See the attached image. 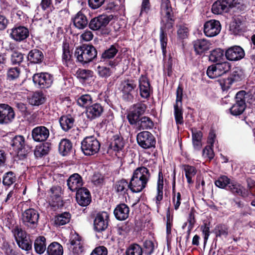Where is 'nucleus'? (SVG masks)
Here are the masks:
<instances>
[{"label": "nucleus", "instance_id": "f257e3e1", "mask_svg": "<svg viewBox=\"0 0 255 255\" xmlns=\"http://www.w3.org/2000/svg\"><path fill=\"white\" fill-rule=\"evenodd\" d=\"M150 177L149 170L143 166L137 168L133 172L130 180V190L132 192H139L146 186Z\"/></svg>", "mask_w": 255, "mask_h": 255}, {"label": "nucleus", "instance_id": "f03ea898", "mask_svg": "<svg viewBox=\"0 0 255 255\" xmlns=\"http://www.w3.org/2000/svg\"><path fill=\"white\" fill-rule=\"evenodd\" d=\"M97 51L92 45L83 44L76 48L75 56L82 64H87L92 61L97 56Z\"/></svg>", "mask_w": 255, "mask_h": 255}, {"label": "nucleus", "instance_id": "7ed1b4c3", "mask_svg": "<svg viewBox=\"0 0 255 255\" xmlns=\"http://www.w3.org/2000/svg\"><path fill=\"white\" fill-rule=\"evenodd\" d=\"M174 23L173 16L162 17L160 29V42L162 53L165 55L167 42L166 31L173 28Z\"/></svg>", "mask_w": 255, "mask_h": 255}, {"label": "nucleus", "instance_id": "20e7f679", "mask_svg": "<svg viewBox=\"0 0 255 255\" xmlns=\"http://www.w3.org/2000/svg\"><path fill=\"white\" fill-rule=\"evenodd\" d=\"M39 219V214L36 210L33 208L27 209L22 213V222L28 230H34L36 229Z\"/></svg>", "mask_w": 255, "mask_h": 255}, {"label": "nucleus", "instance_id": "39448f33", "mask_svg": "<svg viewBox=\"0 0 255 255\" xmlns=\"http://www.w3.org/2000/svg\"><path fill=\"white\" fill-rule=\"evenodd\" d=\"M81 148L85 155H92L98 152L100 143L94 136H87L82 141Z\"/></svg>", "mask_w": 255, "mask_h": 255}, {"label": "nucleus", "instance_id": "423d86ee", "mask_svg": "<svg viewBox=\"0 0 255 255\" xmlns=\"http://www.w3.org/2000/svg\"><path fill=\"white\" fill-rule=\"evenodd\" d=\"M231 68V65L229 62L220 61L209 66L207 70V75L210 78H216L229 72Z\"/></svg>", "mask_w": 255, "mask_h": 255}, {"label": "nucleus", "instance_id": "0eeeda50", "mask_svg": "<svg viewBox=\"0 0 255 255\" xmlns=\"http://www.w3.org/2000/svg\"><path fill=\"white\" fill-rule=\"evenodd\" d=\"M147 106L142 103H138L132 106L127 115V119L131 125L136 126L139 120V117L143 115Z\"/></svg>", "mask_w": 255, "mask_h": 255}, {"label": "nucleus", "instance_id": "6e6552de", "mask_svg": "<svg viewBox=\"0 0 255 255\" xmlns=\"http://www.w3.org/2000/svg\"><path fill=\"white\" fill-rule=\"evenodd\" d=\"M136 87L134 81L127 79L121 82L119 89L122 93V98L126 101H132L133 99V93Z\"/></svg>", "mask_w": 255, "mask_h": 255}, {"label": "nucleus", "instance_id": "1a4fd4ad", "mask_svg": "<svg viewBox=\"0 0 255 255\" xmlns=\"http://www.w3.org/2000/svg\"><path fill=\"white\" fill-rule=\"evenodd\" d=\"M183 89L178 86L176 90V103L174 105V115L177 125H181L184 123L183 111L181 108Z\"/></svg>", "mask_w": 255, "mask_h": 255}, {"label": "nucleus", "instance_id": "9d476101", "mask_svg": "<svg viewBox=\"0 0 255 255\" xmlns=\"http://www.w3.org/2000/svg\"><path fill=\"white\" fill-rule=\"evenodd\" d=\"M136 139L139 145L144 149L154 147L156 143L153 135L147 131H142L138 133Z\"/></svg>", "mask_w": 255, "mask_h": 255}, {"label": "nucleus", "instance_id": "9b49d317", "mask_svg": "<svg viewBox=\"0 0 255 255\" xmlns=\"http://www.w3.org/2000/svg\"><path fill=\"white\" fill-rule=\"evenodd\" d=\"M113 18L112 15L102 14L92 18L89 23V28L93 30H103Z\"/></svg>", "mask_w": 255, "mask_h": 255}, {"label": "nucleus", "instance_id": "f8f14e48", "mask_svg": "<svg viewBox=\"0 0 255 255\" xmlns=\"http://www.w3.org/2000/svg\"><path fill=\"white\" fill-rule=\"evenodd\" d=\"M244 91L238 92L236 96V103L230 108V112L234 116H238L242 114L246 109L245 96Z\"/></svg>", "mask_w": 255, "mask_h": 255}, {"label": "nucleus", "instance_id": "ddd939ff", "mask_svg": "<svg viewBox=\"0 0 255 255\" xmlns=\"http://www.w3.org/2000/svg\"><path fill=\"white\" fill-rule=\"evenodd\" d=\"M33 81L35 85L40 88H47L52 84L53 77L47 73L35 74L32 77Z\"/></svg>", "mask_w": 255, "mask_h": 255}, {"label": "nucleus", "instance_id": "4468645a", "mask_svg": "<svg viewBox=\"0 0 255 255\" xmlns=\"http://www.w3.org/2000/svg\"><path fill=\"white\" fill-rule=\"evenodd\" d=\"M15 117L13 109L7 104H0V124L6 125L12 122Z\"/></svg>", "mask_w": 255, "mask_h": 255}, {"label": "nucleus", "instance_id": "2eb2a0df", "mask_svg": "<svg viewBox=\"0 0 255 255\" xmlns=\"http://www.w3.org/2000/svg\"><path fill=\"white\" fill-rule=\"evenodd\" d=\"M221 26L218 20L212 19L206 22L204 25V32L207 37H214L220 32Z\"/></svg>", "mask_w": 255, "mask_h": 255}, {"label": "nucleus", "instance_id": "dca6fc26", "mask_svg": "<svg viewBox=\"0 0 255 255\" xmlns=\"http://www.w3.org/2000/svg\"><path fill=\"white\" fill-rule=\"evenodd\" d=\"M49 129L45 126H37L31 131V136L34 141L43 142L46 141L49 136Z\"/></svg>", "mask_w": 255, "mask_h": 255}, {"label": "nucleus", "instance_id": "f3484780", "mask_svg": "<svg viewBox=\"0 0 255 255\" xmlns=\"http://www.w3.org/2000/svg\"><path fill=\"white\" fill-rule=\"evenodd\" d=\"M226 58L232 61H238L245 56L243 49L239 46H234L229 48L225 52Z\"/></svg>", "mask_w": 255, "mask_h": 255}, {"label": "nucleus", "instance_id": "a211bd4d", "mask_svg": "<svg viewBox=\"0 0 255 255\" xmlns=\"http://www.w3.org/2000/svg\"><path fill=\"white\" fill-rule=\"evenodd\" d=\"M29 35L28 29L23 26L14 27L11 29V38L17 42H21L26 39Z\"/></svg>", "mask_w": 255, "mask_h": 255}, {"label": "nucleus", "instance_id": "6ab92c4d", "mask_svg": "<svg viewBox=\"0 0 255 255\" xmlns=\"http://www.w3.org/2000/svg\"><path fill=\"white\" fill-rule=\"evenodd\" d=\"M109 215L106 212H103L97 215L94 222V228L98 232L105 230L108 227Z\"/></svg>", "mask_w": 255, "mask_h": 255}, {"label": "nucleus", "instance_id": "aec40b11", "mask_svg": "<svg viewBox=\"0 0 255 255\" xmlns=\"http://www.w3.org/2000/svg\"><path fill=\"white\" fill-rule=\"evenodd\" d=\"M76 198L77 203L82 206H86L91 202V195L89 190L82 188L77 191Z\"/></svg>", "mask_w": 255, "mask_h": 255}, {"label": "nucleus", "instance_id": "412c9836", "mask_svg": "<svg viewBox=\"0 0 255 255\" xmlns=\"http://www.w3.org/2000/svg\"><path fill=\"white\" fill-rule=\"evenodd\" d=\"M7 142L12 147L13 150L17 152V154L22 151L25 144L24 136L20 135L10 137L9 140H7Z\"/></svg>", "mask_w": 255, "mask_h": 255}, {"label": "nucleus", "instance_id": "4be33fe9", "mask_svg": "<svg viewBox=\"0 0 255 255\" xmlns=\"http://www.w3.org/2000/svg\"><path fill=\"white\" fill-rule=\"evenodd\" d=\"M68 188L72 191H77L82 188L83 180L82 177L78 173L71 175L67 181Z\"/></svg>", "mask_w": 255, "mask_h": 255}, {"label": "nucleus", "instance_id": "5701e85b", "mask_svg": "<svg viewBox=\"0 0 255 255\" xmlns=\"http://www.w3.org/2000/svg\"><path fill=\"white\" fill-rule=\"evenodd\" d=\"M104 109L102 105L95 103L87 108L86 115L88 119L92 120L100 117Z\"/></svg>", "mask_w": 255, "mask_h": 255}, {"label": "nucleus", "instance_id": "b1692460", "mask_svg": "<svg viewBox=\"0 0 255 255\" xmlns=\"http://www.w3.org/2000/svg\"><path fill=\"white\" fill-rule=\"evenodd\" d=\"M139 88L140 95L143 98H147L150 96V86L147 78L141 75L139 79Z\"/></svg>", "mask_w": 255, "mask_h": 255}, {"label": "nucleus", "instance_id": "393cba45", "mask_svg": "<svg viewBox=\"0 0 255 255\" xmlns=\"http://www.w3.org/2000/svg\"><path fill=\"white\" fill-rule=\"evenodd\" d=\"M194 49L197 54L201 55L209 50L211 43L205 39H197L193 41Z\"/></svg>", "mask_w": 255, "mask_h": 255}, {"label": "nucleus", "instance_id": "a878e982", "mask_svg": "<svg viewBox=\"0 0 255 255\" xmlns=\"http://www.w3.org/2000/svg\"><path fill=\"white\" fill-rule=\"evenodd\" d=\"M72 21L75 27L79 29H84L88 23L87 16L81 11L78 12L72 18Z\"/></svg>", "mask_w": 255, "mask_h": 255}, {"label": "nucleus", "instance_id": "bb28decb", "mask_svg": "<svg viewBox=\"0 0 255 255\" xmlns=\"http://www.w3.org/2000/svg\"><path fill=\"white\" fill-rule=\"evenodd\" d=\"M69 248L75 254H79L82 252L83 246L81 243V239L78 234H74L71 236Z\"/></svg>", "mask_w": 255, "mask_h": 255}, {"label": "nucleus", "instance_id": "cd10ccee", "mask_svg": "<svg viewBox=\"0 0 255 255\" xmlns=\"http://www.w3.org/2000/svg\"><path fill=\"white\" fill-rule=\"evenodd\" d=\"M129 208L125 204L118 205L114 210V215L119 220H125L129 215Z\"/></svg>", "mask_w": 255, "mask_h": 255}, {"label": "nucleus", "instance_id": "c85d7f7f", "mask_svg": "<svg viewBox=\"0 0 255 255\" xmlns=\"http://www.w3.org/2000/svg\"><path fill=\"white\" fill-rule=\"evenodd\" d=\"M49 200L51 201L53 206L56 204L61 200V188L60 186H53L48 192Z\"/></svg>", "mask_w": 255, "mask_h": 255}, {"label": "nucleus", "instance_id": "c756f323", "mask_svg": "<svg viewBox=\"0 0 255 255\" xmlns=\"http://www.w3.org/2000/svg\"><path fill=\"white\" fill-rule=\"evenodd\" d=\"M228 188L233 193H237L243 197H248L249 195L248 191L241 184L235 181L231 180Z\"/></svg>", "mask_w": 255, "mask_h": 255}, {"label": "nucleus", "instance_id": "7c9ffc66", "mask_svg": "<svg viewBox=\"0 0 255 255\" xmlns=\"http://www.w3.org/2000/svg\"><path fill=\"white\" fill-rule=\"evenodd\" d=\"M27 58L30 63L39 64L42 62L44 56L41 51L34 49L29 52Z\"/></svg>", "mask_w": 255, "mask_h": 255}, {"label": "nucleus", "instance_id": "2f4dec72", "mask_svg": "<svg viewBox=\"0 0 255 255\" xmlns=\"http://www.w3.org/2000/svg\"><path fill=\"white\" fill-rule=\"evenodd\" d=\"M59 121L62 129L67 131L74 126L75 120L71 115H68L62 116Z\"/></svg>", "mask_w": 255, "mask_h": 255}, {"label": "nucleus", "instance_id": "473e14b6", "mask_svg": "<svg viewBox=\"0 0 255 255\" xmlns=\"http://www.w3.org/2000/svg\"><path fill=\"white\" fill-rule=\"evenodd\" d=\"M125 141L122 137L118 134L113 136L110 145L112 149L116 151H119L123 149Z\"/></svg>", "mask_w": 255, "mask_h": 255}, {"label": "nucleus", "instance_id": "72a5a7b5", "mask_svg": "<svg viewBox=\"0 0 255 255\" xmlns=\"http://www.w3.org/2000/svg\"><path fill=\"white\" fill-rule=\"evenodd\" d=\"M154 126L152 121L148 117L144 116L141 118L136 126L138 130L151 129Z\"/></svg>", "mask_w": 255, "mask_h": 255}, {"label": "nucleus", "instance_id": "f704fd0d", "mask_svg": "<svg viewBox=\"0 0 255 255\" xmlns=\"http://www.w3.org/2000/svg\"><path fill=\"white\" fill-rule=\"evenodd\" d=\"M72 144L71 141L67 139H62L59 144V151L63 156L68 154L72 150Z\"/></svg>", "mask_w": 255, "mask_h": 255}, {"label": "nucleus", "instance_id": "c9c22d12", "mask_svg": "<svg viewBox=\"0 0 255 255\" xmlns=\"http://www.w3.org/2000/svg\"><path fill=\"white\" fill-rule=\"evenodd\" d=\"M114 188L117 192L124 194L127 192L128 189L130 190V182L128 183L126 179H122L116 182Z\"/></svg>", "mask_w": 255, "mask_h": 255}, {"label": "nucleus", "instance_id": "e433bc0d", "mask_svg": "<svg viewBox=\"0 0 255 255\" xmlns=\"http://www.w3.org/2000/svg\"><path fill=\"white\" fill-rule=\"evenodd\" d=\"M35 252L39 254H43L46 249V239L43 236H39L35 240L34 244Z\"/></svg>", "mask_w": 255, "mask_h": 255}, {"label": "nucleus", "instance_id": "4c0bfd02", "mask_svg": "<svg viewBox=\"0 0 255 255\" xmlns=\"http://www.w3.org/2000/svg\"><path fill=\"white\" fill-rule=\"evenodd\" d=\"M47 253L48 255H63V247L57 242L52 243L48 246Z\"/></svg>", "mask_w": 255, "mask_h": 255}, {"label": "nucleus", "instance_id": "58836bf2", "mask_svg": "<svg viewBox=\"0 0 255 255\" xmlns=\"http://www.w3.org/2000/svg\"><path fill=\"white\" fill-rule=\"evenodd\" d=\"M163 178L161 172L158 173V179L157 184V195L156 196V203L158 205L159 202L163 199Z\"/></svg>", "mask_w": 255, "mask_h": 255}, {"label": "nucleus", "instance_id": "ea45409f", "mask_svg": "<svg viewBox=\"0 0 255 255\" xmlns=\"http://www.w3.org/2000/svg\"><path fill=\"white\" fill-rule=\"evenodd\" d=\"M160 12L162 17L173 16L169 0H161Z\"/></svg>", "mask_w": 255, "mask_h": 255}, {"label": "nucleus", "instance_id": "a19ab883", "mask_svg": "<svg viewBox=\"0 0 255 255\" xmlns=\"http://www.w3.org/2000/svg\"><path fill=\"white\" fill-rule=\"evenodd\" d=\"M71 218V215L68 212H64L55 217L54 223L57 226H63L68 223Z\"/></svg>", "mask_w": 255, "mask_h": 255}, {"label": "nucleus", "instance_id": "79ce46f5", "mask_svg": "<svg viewBox=\"0 0 255 255\" xmlns=\"http://www.w3.org/2000/svg\"><path fill=\"white\" fill-rule=\"evenodd\" d=\"M118 48L119 46L117 44L111 45L102 53V59L106 60L114 58L118 52Z\"/></svg>", "mask_w": 255, "mask_h": 255}, {"label": "nucleus", "instance_id": "37998d69", "mask_svg": "<svg viewBox=\"0 0 255 255\" xmlns=\"http://www.w3.org/2000/svg\"><path fill=\"white\" fill-rule=\"evenodd\" d=\"M45 97L41 92H35L29 99V103L32 106H38L44 103Z\"/></svg>", "mask_w": 255, "mask_h": 255}, {"label": "nucleus", "instance_id": "c03bdc74", "mask_svg": "<svg viewBox=\"0 0 255 255\" xmlns=\"http://www.w3.org/2000/svg\"><path fill=\"white\" fill-rule=\"evenodd\" d=\"M223 56V50L220 48H217L211 52L209 58L210 61L218 63L221 61Z\"/></svg>", "mask_w": 255, "mask_h": 255}, {"label": "nucleus", "instance_id": "a18cd8bd", "mask_svg": "<svg viewBox=\"0 0 255 255\" xmlns=\"http://www.w3.org/2000/svg\"><path fill=\"white\" fill-rule=\"evenodd\" d=\"M93 72L89 70L79 69L76 73L77 77L83 82L88 80L93 77Z\"/></svg>", "mask_w": 255, "mask_h": 255}, {"label": "nucleus", "instance_id": "49530a36", "mask_svg": "<svg viewBox=\"0 0 255 255\" xmlns=\"http://www.w3.org/2000/svg\"><path fill=\"white\" fill-rule=\"evenodd\" d=\"M77 104L79 106L82 107L87 108L90 106L93 102L92 97L89 94H85L81 96L77 99Z\"/></svg>", "mask_w": 255, "mask_h": 255}, {"label": "nucleus", "instance_id": "de8ad7c7", "mask_svg": "<svg viewBox=\"0 0 255 255\" xmlns=\"http://www.w3.org/2000/svg\"><path fill=\"white\" fill-rule=\"evenodd\" d=\"M11 232L16 243L27 237L26 232L17 226L12 229Z\"/></svg>", "mask_w": 255, "mask_h": 255}, {"label": "nucleus", "instance_id": "09e8293b", "mask_svg": "<svg viewBox=\"0 0 255 255\" xmlns=\"http://www.w3.org/2000/svg\"><path fill=\"white\" fill-rule=\"evenodd\" d=\"M184 169L185 172V176L187 180V182L189 184L192 183L193 181L192 178L196 174V168L192 166L186 165L184 166Z\"/></svg>", "mask_w": 255, "mask_h": 255}, {"label": "nucleus", "instance_id": "8fccbe9b", "mask_svg": "<svg viewBox=\"0 0 255 255\" xmlns=\"http://www.w3.org/2000/svg\"><path fill=\"white\" fill-rule=\"evenodd\" d=\"M49 151V147L48 144L45 143L36 146L34 150V155L37 157H41L46 155Z\"/></svg>", "mask_w": 255, "mask_h": 255}, {"label": "nucleus", "instance_id": "3c124183", "mask_svg": "<svg viewBox=\"0 0 255 255\" xmlns=\"http://www.w3.org/2000/svg\"><path fill=\"white\" fill-rule=\"evenodd\" d=\"M231 180L227 176L223 175L218 178L215 182V185L220 188H225L226 187H229Z\"/></svg>", "mask_w": 255, "mask_h": 255}, {"label": "nucleus", "instance_id": "603ef678", "mask_svg": "<svg viewBox=\"0 0 255 255\" xmlns=\"http://www.w3.org/2000/svg\"><path fill=\"white\" fill-rule=\"evenodd\" d=\"M141 248L137 244L130 245L126 251V255H142Z\"/></svg>", "mask_w": 255, "mask_h": 255}, {"label": "nucleus", "instance_id": "864d4df0", "mask_svg": "<svg viewBox=\"0 0 255 255\" xmlns=\"http://www.w3.org/2000/svg\"><path fill=\"white\" fill-rule=\"evenodd\" d=\"M212 11L213 13L216 14H222L223 12H227V11L224 8V4L221 3L220 0L215 2L212 6Z\"/></svg>", "mask_w": 255, "mask_h": 255}, {"label": "nucleus", "instance_id": "5fc2aeb1", "mask_svg": "<svg viewBox=\"0 0 255 255\" xmlns=\"http://www.w3.org/2000/svg\"><path fill=\"white\" fill-rule=\"evenodd\" d=\"M18 246L22 250L28 252L32 249V242L27 237L16 243Z\"/></svg>", "mask_w": 255, "mask_h": 255}, {"label": "nucleus", "instance_id": "6e6d98bb", "mask_svg": "<svg viewBox=\"0 0 255 255\" xmlns=\"http://www.w3.org/2000/svg\"><path fill=\"white\" fill-rule=\"evenodd\" d=\"M97 71L99 76L102 78H107L112 74L110 68L105 66L99 65L97 68Z\"/></svg>", "mask_w": 255, "mask_h": 255}, {"label": "nucleus", "instance_id": "4d7b16f0", "mask_svg": "<svg viewBox=\"0 0 255 255\" xmlns=\"http://www.w3.org/2000/svg\"><path fill=\"white\" fill-rule=\"evenodd\" d=\"M63 53H62V61L64 64H67V62L70 61L71 59V54L69 50V44L66 43H64L62 46Z\"/></svg>", "mask_w": 255, "mask_h": 255}, {"label": "nucleus", "instance_id": "13d9d810", "mask_svg": "<svg viewBox=\"0 0 255 255\" xmlns=\"http://www.w3.org/2000/svg\"><path fill=\"white\" fill-rule=\"evenodd\" d=\"M15 180L16 178L14 173L12 172H8L4 175L2 183L4 185L9 186L15 181Z\"/></svg>", "mask_w": 255, "mask_h": 255}, {"label": "nucleus", "instance_id": "bf43d9fd", "mask_svg": "<svg viewBox=\"0 0 255 255\" xmlns=\"http://www.w3.org/2000/svg\"><path fill=\"white\" fill-rule=\"evenodd\" d=\"M172 202L173 203L175 210L178 209L181 204V194L179 192H176L175 191V185L173 186L172 189Z\"/></svg>", "mask_w": 255, "mask_h": 255}, {"label": "nucleus", "instance_id": "052dcab7", "mask_svg": "<svg viewBox=\"0 0 255 255\" xmlns=\"http://www.w3.org/2000/svg\"><path fill=\"white\" fill-rule=\"evenodd\" d=\"M241 21L239 19H235L230 24V30L234 34H237L241 29Z\"/></svg>", "mask_w": 255, "mask_h": 255}, {"label": "nucleus", "instance_id": "680f3d73", "mask_svg": "<svg viewBox=\"0 0 255 255\" xmlns=\"http://www.w3.org/2000/svg\"><path fill=\"white\" fill-rule=\"evenodd\" d=\"M177 36L180 39H185L187 37L188 34V29L185 25H180L177 26Z\"/></svg>", "mask_w": 255, "mask_h": 255}, {"label": "nucleus", "instance_id": "e2e57ef3", "mask_svg": "<svg viewBox=\"0 0 255 255\" xmlns=\"http://www.w3.org/2000/svg\"><path fill=\"white\" fill-rule=\"evenodd\" d=\"M23 59V55L21 53L14 51L11 55V61L13 64L20 63Z\"/></svg>", "mask_w": 255, "mask_h": 255}, {"label": "nucleus", "instance_id": "0e129e2a", "mask_svg": "<svg viewBox=\"0 0 255 255\" xmlns=\"http://www.w3.org/2000/svg\"><path fill=\"white\" fill-rule=\"evenodd\" d=\"M20 74V69L15 67L9 69L7 73V78L10 80H12L17 78Z\"/></svg>", "mask_w": 255, "mask_h": 255}, {"label": "nucleus", "instance_id": "69168bd1", "mask_svg": "<svg viewBox=\"0 0 255 255\" xmlns=\"http://www.w3.org/2000/svg\"><path fill=\"white\" fill-rule=\"evenodd\" d=\"M217 236L227 237L228 235V228L224 225H219L216 227Z\"/></svg>", "mask_w": 255, "mask_h": 255}, {"label": "nucleus", "instance_id": "338daca9", "mask_svg": "<svg viewBox=\"0 0 255 255\" xmlns=\"http://www.w3.org/2000/svg\"><path fill=\"white\" fill-rule=\"evenodd\" d=\"M243 76L242 72L238 68H235L232 74L230 75L229 78L232 80L233 83L239 81L242 79Z\"/></svg>", "mask_w": 255, "mask_h": 255}, {"label": "nucleus", "instance_id": "774afa93", "mask_svg": "<svg viewBox=\"0 0 255 255\" xmlns=\"http://www.w3.org/2000/svg\"><path fill=\"white\" fill-rule=\"evenodd\" d=\"M219 84L223 91L228 90L233 83L232 80L229 78L219 80Z\"/></svg>", "mask_w": 255, "mask_h": 255}]
</instances>
